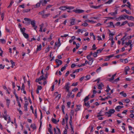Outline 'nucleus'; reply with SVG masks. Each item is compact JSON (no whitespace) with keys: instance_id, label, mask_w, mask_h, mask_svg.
Returning <instances> with one entry per match:
<instances>
[{"instance_id":"obj_34","label":"nucleus","mask_w":134,"mask_h":134,"mask_svg":"<svg viewBox=\"0 0 134 134\" xmlns=\"http://www.w3.org/2000/svg\"><path fill=\"white\" fill-rule=\"evenodd\" d=\"M16 101L18 104V105L19 107V108H20L21 107V105L19 102V99L16 100Z\"/></svg>"},{"instance_id":"obj_59","label":"nucleus","mask_w":134,"mask_h":134,"mask_svg":"<svg viewBox=\"0 0 134 134\" xmlns=\"http://www.w3.org/2000/svg\"><path fill=\"white\" fill-rule=\"evenodd\" d=\"M35 118L36 119L37 118V110L36 109L35 110V113L34 114Z\"/></svg>"},{"instance_id":"obj_4","label":"nucleus","mask_w":134,"mask_h":134,"mask_svg":"<svg viewBox=\"0 0 134 134\" xmlns=\"http://www.w3.org/2000/svg\"><path fill=\"white\" fill-rule=\"evenodd\" d=\"M39 2L42 6L46 5L47 3V1L46 0H40Z\"/></svg>"},{"instance_id":"obj_55","label":"nucleus","mask_w":134,"mask_h":134,"mask_svg":"<svg viewBox=\"0 0 134 134\" xmlns=\"http://www.w3.org/2000/svg\"><path fill=\"white\" fill-rule=\"evenodd\" d=\"M21 90H25V85L24 83H22V85L21 87Z\"/></svg>"},{"instance_id":"obj_23","label":"nucleus","mask_w":134,"mask_h":134,"mask_svg":"<svg viewBox=\"0 0 134 134\" xmlns=\"http://www.w3.org/2000/svg\"><path fill=\"white\" fill-rule=\"evenodd\" d=\"M26 29L25 28H21L20 29L21 31V32L23 34L24 33H25V32Z\"/></svg>"},{"instance_id":"obj_24","label":"nucleus","mask_w":134,"mask_h":134,"mask_svg":"<svg viewBox=\"0 0 134 134\" xmlns=\"http://www.w3.org/2000/svg\"><path fill=\"white\" fill-rule=\"evenodd\" d=\"M38 80L39 81H41L42 80H44V77L43 75H42V76H41L38 78Z\"/></svg>"},{"instance_id":"obj_43","label":"nucleus","mask_w":134,"mask_h":134,"mask_svg":"<svg viewBox=\"0 0 134 134\" xmlns=\"http://www.w3.org/2000/svg\"><path fill=\"white\" fill-rule=\"evenodd\" d=\"M127 3L128 4V5H126V6H127L128 8H129L130 9H131L130 8L131 5L130 2H127Z\"/></svg>"},{"instance_id":"obj_28","label":"nucleus","mask_w":134,"mask_h":134,"mask_svg":"<svg viewBox=\"0 0 134 134\" xmlns=\"http://www.w3.org/2000/svg\"><path fill=\"white\" fill-rule=\"evenodd\" d=\"M24 36L26 38H27L29 37V35L27 34H26V33H24L23 34Z\"/></svg>"},{"instance_id":"obj_14","label":"nucleus","mask_w":134,"mask_h":134,"mask_svg":"<svg viewBox=\"0 0 134 134\" xmlns=\"http://www.w3.org/2000/svg\"><path fill=\"white\" fill-rule=\"evenodd\" d=\"M124 11H125L126 13L129 15H131V13L130 12H129L126 9H124L123 10L121 11V12H122Z\"/></svg>"},{"instance_id":"obj_64","label":"nucleus","mask_w":134,"mask_h":134,"mask_svg":"<svg viewBox=\"0 0 134 134\" xmlns=\"http://www.w3.org/2000/svg\"><path fill=\"white\" fill-rule=\"evenodd\" d=\"M42 88V87L41 86H37V90H41Z\"/></svg>"},{"instance_id":"obj_30","label":"nucleus","mask_w":134,"mask_h":134,"mask_svg":"<svg viewBox=\"0 0 134 134\" xmlns=\"http://www.w3.org/2000/svg\"><path fill=\"white\" fill-rule=\"evenodd\" d=\"M111 47H113V45L114 43V41L113 40V37H112V38L111 39Z\"/></svg>"},{"instance_id":"obj_5","label":"nucleus","mask_w":134,"mask_h":134,"mask_svg":"<svg viewBox=\"0 0 134 134\" xmlns=\"http://www.w3.org/2000/svg\"><path fill=\"white\" fill-rule=\"evenodd\" d=\"M58 42H56L55 43V45L54 47V48L55 49L56 46H57V47H59L60 45L61 44L60 41V38H58Z\"/></svg>"},{"instance_id":"obj_11","label":"nucleus","mask_w":134,"mask_h":134,"mask_svg":"<svg viewBox=\"0 0 134 134\" xmlns=\"http://www.w3.org/2000/svg\"><path fill=\"white\" fill-rule=\"evenodd\" d=\"M41 5L40 2H39L37 3L36 5H34L33 6L34 7V8H37L39 7Z\"/></svg>"},{"instance_id":"obj_25","label":"nucleus","mask_w":134,"mask_h":134,"mask_svg":"<svg viewBox=\"0 0 134 134\" xmlns=\"http://www.w3.org/2000/svg\"><path fill=\"white\" fill-rule=\"evenodd\" d=\"M44 25V24H41V25H40V30L39 31L40 32H42V28L43 27Z\"/></svg>"},{"instance_id":"obj_37","label":"nucleus","mask_w":134,"mask_h":134,"mask_svg":"<svg viewBox=\"0 0 134 134\" xmlns=\"http://www.w3.org/2000/svg\"><path fill=\"white\" fill-rule=\"evenodd\" d=\"M66 9H73L74 8L73 7H71V6H66Z\"/></svg>"},{"instance_id":"obj_57","label":"nucleus","mask_w":134,"mask_h":134,"mask_svg":"<svg viewBox=\"0 0 134 134\" xmlns=\"http://www.w3.org/2000/svg\"><path fill=\"white\" fill-rule=\"evenodd\" d=\"M78 84L77 82H76V83H72V84L71 85L72 86H77Z\"/></svg>"},{"instance_id":"obj_52","label":"nucleus","mask_w":134,"mask_h":134,"mask_svg":"<svg viewBox=\"0 0 134 134\" xmlns=\"http://www.w3.org/2000/svg\"><path fill=\"white\" fill-rule=\"evenodd\" d=\"M1 42L2 43L4 44L5 43V41L4 39H1L0 40Z\"/></svg>"},{"instance_id":"obj_44","label":"nucleus","mask_w":134,"mask_h":134,"mask_svg":"<svg viewBox=\"0 0 134 134\" xmlns=\"http://www.w3.org/2000/svg\"><path fill=\"white\" fill-rule=\"evenodd\" d=\"M130 70V68L128 66H126L125 68V71H128Z\"/></svg>"},{"instance_id":"obj_15","label":"nucleus","mask_w":134,"mask_h":134,"mask_svg":"<svg viewBox=\"0 0 134 134\" xmlns=\"http://www.w3.org/2000/svg\"><path fill=\"white\" fill-rule=\"evenodd\" d=\"M42 46L41 44H40L39 46H37V48L36 49V51H40L41 49Z\"/></svg>"},{"instance_id":"obj_3","label":"nucleus","mask_w":134,"mask_h":134,"mask_svg":"<svg viewBox=\"0 0 134 134\" xmlns=\"http://www.w3.org/2000/svg\"><path fill=\"white\" fill-rule=\"evenodd\" d=\"M30 23L32 26V27H34V29L35 30H36L37 26L35 25V21L34 20H31Z\"/></svg>"},{"instance_id":"obj_60","label":"nucleus","mask_w":134,"mask_h":134,"mask_svg":"<svg viewBox=\"0 0 134 134\" xmlns=\"http://www.w3.org/2000/svg\"><path fill=\"white\" fill-rule=\"evenodd\" d=\"M52 129L48 128V130L50 134H53V132L51 130Z\"/></svg>"},{"instance_id":"obj_50","label":"nucleus","mask_w":134,"mask_h":134,"mask_svg":"<svg viewBox=\"0 0 134 134\" xmlns=\"http://www.w3.org/2000/svg\"><path fill=\"white\" fill-rule=\"evenodd\" d=\"M110 25L109 26V27L112 26L113 27H114V25L113 23L112 22H110L109 23Z\"/></svg>"},{"instance_id":"obj_32","label":"nucleus","mask_w":134,"mask_h":134,"mask_svg":"<svg viewBox=\"0 0 134 134\" xmlns=\"http://www.w3.org/2000/svg\"><path fill=\"white\" fill-rule=\"evenodd\" d=\"M127 24L130 27H132L134 26V24L132 23H127Z\"/></svg>"},{"instance_id":"obj_49","label":"nucleus","mask_w":134,"mask_h":134,"mask_svg":"<svg viewBox=\"0 0 134 134\" xmlns=\"http://www.w3.org/2000/svg\"><path fill=\"white\" fill-rule=\"evenodd\" d=\"M128 21H125L124 22H122V23L120 25V26H122L124 25L125 24L127 23Z\"/></svg>"},{"instance_id":"obj_20","label":"nucleus","mask_w":134,"mask_h":134,"mask_svg":"<svg viewBox=\"0 0 134 134\" xmlns=\"http://www.w3.org/2000/svg\"><path fill=\"white\" fill-rule=\"evenodd\" d=\"M55 62L57 63H58L59 62H60V65H62V62L61 60L58 59H56L55 60Z\"/></svg>"},{"instance_id":"obj_58","label":"nucleus","mask_w":134,"mask_h":134,"mask_svg":"<svg viewBox=\"0 0 134 134\" xmlns=\"http://www.w3.org/2000/svg\"><path fill=\"white\" fill-rule=\"evenodd\" d=\"M47 72L45 74V77H44V80H46L47 78Z\"/></svg>"},{"instance_id":"obj_13","label":"nucleus","mask_w":134,"mask_h":134,"mask_svg":"<svg viewBox=\"0 0 134 134\" xmlns=\"http://www.w3.org/2000/svg\"><path fill=\"white\" fill-rule=\"evenodd\" d=\"M30 127L31 128L33 129L34 130L36 129V126L35 124H33V125L31 124L30 126Z\"/></svg>"},{"instance_id":"obj_38","label":"nucleus","mask_w":134,"mask_h":134,"mask_svg":"<svg viewBox=\"0 0 134 134\" xmlns=\"http://www.w3.org/2000/svg\"><path fill=\"white\" fill-rule=\"evenodd\" d=\"M68 93L67 94V97H68V98H69L71 96V95L72 94L71 92H70L69 91H68Z\"/></svg>"},{"instance_id":"obj_33","label":"nucleus","mask_w":134,"mask_h":134,"mask_svg":"<svg viewBox=\"0 0 134 134\" xmlns=\"http://www.w3.org/2000/svg\"><path fill=\"white\" fill-rule=\"evenodd\" d=\"M115 109L116 110H118L117 111H120V109H121L120 108V106H118L116 107L115 108Z\"/></svg>"},{"instance_id":"obj_48","label":"nucleus","mask_w":134,"mask_h":134,"mask_svg":"<svg viewBox=\"0 0 134 134\" xmlns=\"http://www.w3.org/2000/svg\"><path fill=\"white\" fill-rule=\"evenodd\" d=\"M66 66H64L62 67L61 69V71H64V70L66 69Z\"/></svg>"},{"instance_id":"obj_1","label":"nucleus","mask_w":134,"mask_h":134,"mask_svg":"<svg viewBox=\"0 0 134 134\" xmlns=\"http://www.w3.org/2000/svg\"><path fill=\"white\" fill-rule=\"evenodd\" d=\"M115 112L114 109H110L108 112L105 113L104 115L108 116V117L111 116L112 114H113Z\"/></svg>"},{"instance_id":"obj_27","label":"nucleus","mask_w":134,"mask_h":134,"mask_svg":"<svg viewBox=\"0 0 134 134\" xmlns=\"http://www.w3.org/2000/svg\"><path fill=\"white\" fill-rule=\"evenodd\" d=\"M93 58H91V59L88 62V64L90 65H91L93 62Z\"/></svg>"},{"instance_id":"obj_47","label":"nucleus","mask_w":134,"mask_h":134,"mask_svg":"<svg viewBox=\"0 0 134 134\" xmlns=\"http://www.w3.org/2000/svg\"><path fill=\"white\" fill-rule=\"evenodd\" d=\"M97 52H96L93 53V56L94 57H96L97 56Z\"/></svg>"},{"instance_id":"obj_2","label":"nucleus","mask_w":134,"mask_h":134,"mask_svg":"<svg viewBox=\"0 0 134 134\" xmlns=\"http://www.w3.org/2000/svg\"><path fill=\"white\" fill-rule=\"evenodd\" d=\"M116 74L115 73L112 76V77L111 78L109 79V81L113 83H115V82H117L118 81H119V77H118L116 79H115L114 81H112L114 80V77L116 75Z\"/></svg>"},{"instance_id":"obj_19","label":"nucleus","mask_w":134,"mask_h":134,"mask_svg":"<svg viewBox=\"0 0 134 134\" xmlns=\"http://www.w3.org/2000/svg\"><path fill=\"white\" fill-rule=\"evenodd\" d=\"M120 94H122L123 97H126L127 96L126 94V93H124V91H122L120 93Z\"/></svg>"},{"instance_id":"obj_41","label":"nucleus","mask_w":134,"mask_h":134,"mask_svg":"<svg viewBox=\"0 0 134 134\" xmlns=\"http://www.w3.org/2000/svg\"><path fill=\"white\" fill-rule=\"evenodd\" d=\"M82 92V90H81V91L79 92L77 94V97H80L81 95V93Z\"/></svg>"},{"instance_id":"obj_56","label":"nucleus","mask_w":134,"mask_h":134,"mask_svg":"<svg viewBox=\"0 0 134 134\" xmlns=\"http://www.w3.org/2000/svg\"><path fill=\"white\" fill-rule=\"evenodd\" d=\"M101 67H99L96 70V72L97 73H98L99 71L101 70Z\"/></svg>"},{"instance_id":"obj_9","label":"nucleus","mask_w":134,"mask_h":134,"mask_svg":"<svg viewBox=\"0 0 134 134\" xmlns=\"http://www.w3.org/2000/svg\"><path fill=\"white\" fill-rule=\"evenodd\" d=\"M76 13H80L84 12V10L82 9H77L74 11Z\"/></svg>"},{"instance_id":"obj_12","label":"nucleus","mask_w":134,"mask_h":134,"mask_svg":"<svg viewBox=\"0 0 134 134\" xmlns=\"http://www.w3.org/2000/svg\"><path fill=\"white\" fill-rule=\"evenodd\" d=\"M66 6H61L59 8V9L60 10H64L66 9Z\"/></svg>"},{"instance_id":"obj_39","label":"nucleus","mask_w":134,"mask_h":134,"mask_svg":"<svg viewBox=\"0 0 134 134\" xmlns=\"http://www.w3.org/2000/svg\"><path fill=\"white\" fill-rule=\"evenodd\" d=\"M14 3V1H11L10 2V4H9V5L8 6V8H10L12 5V4Z\"/></svg>"},{"instance_id":"obj_46","label":"nucleus","mask_w":134,"mask_h":134,"mask_svg":"<svg viewBox=\"0 0 134 134\" xmlns=\"http://www.w3.org/2000/svg\"><path fill=\"white\" fill-rule=\"evenodd\" d=\"M97 47H96V46L95 44H94L92 46V50H95L96 49Z\"/></svg>"},{"instance_id":"obj_35","label":"nucleus","mask_w":134,"mask_h":134,"mask_svg":"<svg viewBox=\"0 0 134 134\" xmlns=\"http://www.w3.org/2000/svg\"><path fill=\"white\" fill-rule=\"evenodd\" d=\"M65 120H66V121L67 122L68 121V119L69 117H68V114H66L65 115Z\"/></svg>"},{"instance_id":"obj_62","label":"nucleus","mask_w":134,"mask_h":134,"mask_svg":"<svg viewBox=\"0 0 134 134\" xmlns=\"http://www.w3.org/2000/svg\"><path fill=\"white\" fill-rule=\"evenodd\" d=\"M113 1L112 0H109L108 1L105 3V4H108L110 3Z\"/></svg>"},{"instance_id":"obj_42","label":"nucleus","mask_w":134,"mask_h":134,"mask_svg":"<svg viewBox=\"0 0 134 134\" xmlns=\"http://www.w3.org/2000/svg\"><path fill=\"white\" fill-rule=\"evenodd\" d=\"M85 105L88 108L90 107V105L88 102L87 103H85Z\"/></svg>"},{"instance_id":"obj_8","label":"nucleus","mask_w":134,"mask_h":134,"mask_svg":"<svg viewBox=\"0 0 134 134\" xmlns=\"http://www.w3.org/2000/svg\"><path fill=\"white\" fill-rule=\"evenodd\" d=\"M24 19L25 21H27V22L25 23L26 25H28L30 24L31 21V19L28 18H25Z\"/></svg>"},{"instance_id":"obj_36","label":"nucleus","mask_w":134,"mask_h":134,"mask_svg":"<svg viewBox=\"0 0 134 134\" xmlns=\"http://www.w3.org/2000/svg\"><path fill=\"white\" fill-rule=\"evenodd\" d=\"M6 102L7 105L9 107L10 103V100L8 99H7L6 100Z\"/></svg>"},{"instance_id":"obj_45","label":"nucleus","mask_w":134,"mask_h":134,"mask_svg":"<svg viewBox=\"0 0 134 134\" xmlns=\"http://www.w3.org/2000/svg\"><path fill=\"white\" fill-rule=\"evenodd\" d=\"M25 103L24 105V107H27V106L28 105L29 103L27 101H25Z\"/></svg>"},{"instance_id":"obj_22","label":"nucleus","mask_w":134,"mask_h":134,"mask_svg":"<svg viewBox=\"0 0 134 134\" xmlns=\"http://www.w3.org/2000/svg\"><path fill=\"white\" fill-rule=\"evenodd\" d=\"M30 9H24L23 11V13H26L28 12H29L30 10Z\"/></svg>"},{"instance_id":"obj_10","label":"nucleus","mask_w":134,"mask_h":134,"mask_svg":"<svg viewBox=\"0 0 134 134\" xmlns=\"http://www.w3.org/2000/svg\"><path fill=\"white\" fill-rule=\"evenodd\" d=\"M75 20L74 19H72L70 20V26H71L75 24Z\"/></svg>"},{"instance_id":"obj_26","label":"nucleus","mask_w":134,"mask_h":134,"mask_svg":"<svg viewBox=\"0 0 134 134\" xmlns=\"http://www.w3.org/2000/svg\"><path fill=\"white\" fill-rule=\"evenodd\" d=\"M110 98V96H108L105 98H101L100 100L102 101H104L106 99H108L109 98Z\"/></svg>"},{"instance_id":"obj_31","label":"nucleus","mask_w":134,"mask_h":134,"mask_svg":"<svg viewBox=\"0 0 134 134\" xmlns=\"http://www.w3.org/2000/svg\"><path fill=\"white\" fill-rule=\"evenodd\" d=\"M52 121L53 123L55 124H56L57 123V121L55 119L52 118Z\"/></svg>"},{"instance_id":"obj_16","label":"nucleus","mask_w":134,"mask_h":134,"mask_svg":"<svg viewBox=\"0 0 134 134\" xmlns=\"http://www.w3.org/2000/svg\"><path fill=\"white\" fill-rule=\"evenodd\" d=\"M103 84L102 83H101L98 85V88L99 89L102 90V87H103Z\"/></svg>"},{"instance_id":"obj_61","label":"nucleus","mask_w":134,"mask_h":134,"mask_svg":"<svg viewBox=\"0 0 134 134\" xmlns=\"http://www.w3.org/2000/svg\"><path fill=\"white\" fill-rule=\"evenodd\" d=\"M130 102V100L128 99L127 98L125 99V103H129Z\"/></svg>"},{"instance_id":"obj_53","label":"nucleus","mask_w":134,"mask_h":134,"mask_svg":"<svg viewBox=\"0 0 134 134\" xmlns=\"http://www.w3.org/2000/svg\"><path fill=\"white\" fill-rule=\"evenodd\" d=\"M86 22H92V23H95V22H94V21H93L92 20H90L88 19L86 20Z\"/></svg>"},{"instance_id":"obj_63","label":"nucleus","mask_w":134,"mask_h":134,"mask_svg":"<svg viewBox=\"0 0 134 134\" xmlns=\"http://www.w3.org/2000/svg\"><path fill=\"white\" fill-rule=\"evenodd\" d=\"M88 25V24L87 23H83V24H82V25H81L82 26H83L85 27H86V26H87Z\"/></svg>"},{"instance_id":"obj_54","label":"nucleus","mask_w":134,"mask_h":134,"mask_svg":"<svg viewBox=\"0 0 134 134\" xmlns=\"http://www.w3.org/2000/svg\"><path fill=\"white\" fill-rule=\"evenodd\" d=\"M72 116H71L70 118V121L69 122L70 125H71V124H72Z\"/></svg>"},{"instance_id":"obj_29","label":"nucleus","mask_w":134,"mask_h":134,"mask_svg":"<svg viewBox=\"0 0 134 134\" xmlns=\"http://www.w3.org/2000/svg\"><path fill=\"white\" fill-rule=\"evenodd\" d=\"M89 95L88 96H87L86 97H85V98L84 99V102H85L88 100L89 99Z\"/></svg>"},{"instance_id":"obj_40","label":"nucleus","mask_w":134,"mask_h":134,"mask_svg":"<svg viewBox=\"0 0 134 134\" xmlns=\"http://www.w3.org/2000/svg\"><path fill=\"white\" fill-rule=\"evenodd\" d=\"M86 79H85V80H89L90 78V75H87L86 76Z\"/></svg>"},{"instance_id":"obj_17","label":"nucleus","mask_w":134,"mask_h":134,"mask_svg":"<svg viewBox=\"0 0 134 134\" xmlns=\"http://www.w3.org/2000/svg\"><path fill=\"white\" fill-rule=\"evenodd\" d=\"M81 105H76V107L77 108H76L75 110V111H77L80 110V107L81 106Z\"/></svg>"},{"instance_id":"obj_21","label":"nucleus","mask_w":134,"mask_h":134,"mask_svg":"<svg viewBox=\"0 0 134 134\" xmlns=\"http://www.w3.org/2000/svg\"><path fill=\"white\" fill-rule=\"evenodd\" d=\"M132 41L131 40H129V41L128 42H126L125 44L127 46H129V45L131 44Z\"/></svg>"},{"instance_id":"obj_7","label":"nucleus","mask_w":134,"mask_h":134,"mask_svg":"<svg viewBox=\"0 0 134 134\" xmlns=\"http://www.w3.org/2000/svg\"><path fill=\"white\" fill-rule=\"evenodd\" d=\"M70 84V83L69 82L66 83L64 87V88L67 91H69L70 88L69 85Z\"/></svg>"},{"instance_id":"obj_18","label":"nucleus","mask_w":134,"mask_h":134,"mask_svg":"<svg viewBox=\"0 0 134 134\" xmlns=\"http://www.w3.org/2000/svg\"><path fill=\"white\" fill-rule=\"evenodd\" d=\"M65 108V107L64 106V105L63 104L61 107V108H62V112L63 113V114H65V112L64 111V109Z\"/></svg>"},{"instance_id":"obj_6","label":"nucleus","mask_w":134,"mask_h":134,"mask_svg":"<svg viewBox=\"0 0 134 134\" xmlns=\"http://www.w3.org/2000/svg\"><path fill=\"white\" fill-rule=\"evenodd\" d=\"M56 128L58 130L57 133L56 132L57 130L55 128H54L53 129L54 134H61V131L60 129L57 127H56Z\"/></svg>"},{"instance_id":"obj_51","label":"nucleus","mask_w":134,"mask_h":134,"mask_svg":"<svg viewBox=\"0 0 134 134\" xmlns=\"http://www.w3.org/2000/svg\"><path fill=\"white\" fill-rule=\"evenodd\" d=\"M50 49V47L48 46L47 48H46L45 50V53H47L48 52Z\"/></svg>"}]
</instances>
